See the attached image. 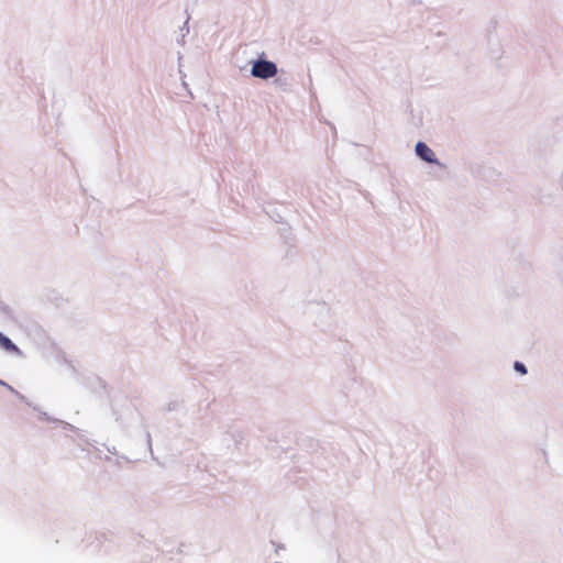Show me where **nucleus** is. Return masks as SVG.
Masks as SVG:
<instances>
[{"label": "nucleus", "instance_id": "3", "mask_svg": "<svg viewBox=\"0 0 563 563\" xmlns=\"http://www.w3.org/2000/svg\"><path fill=\"white\" fill-rule=\"evenodd\" d=\"M0 346L5 351L19 353L18 346L5 335L0 332Z\"/></svg>", "mask_w": 563, "mask_h": 563}, {"label": "nucleus", "instance_id": "2", "mask_svg": "<svg viewBox=\"0 0 563 563\" xmlns=\"http://www.w3.org/2000/svg\"><path fill=\"white\" fill-rule=\"evenodd\" d=\"M417 155L428 162V163H437L435 155L433 151L423 142H418L416 145Z\"/></svg>", "mask_w": 563, "mask_h": 563}, {"label": "nucleus", "instance_id": "4", "mask_svg": "<svg viewBox=\"0 0 563 563\" xmlns=\"http://www.w3.org/2000/svg\"><path fill=\"white\" fill-rule=\"evenodd\" d=\"M515 369L517 372L521 373V374H526L527 373L526 366L522 363H520V362H516L515 363Z\"/></svg>", "mask_w": 563, "mask_h": 563}, {"label": "nucleus", "instance_id": "1", "mask_svg": "<svg viewBox=\"0 0 563 563\" xmlns=\"http://www.w3.org/2000/svg\"><path fill=\"white\" fill-rule=\"evenodd\" d=\"M251 73L254 77L267 79L277 74V67L273 62L257 60L253 64Z\"/></svg>", "mask_w": 563, "mask_h": 563}]
</instances>
